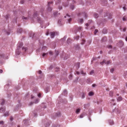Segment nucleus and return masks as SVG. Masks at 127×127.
<instances>
[{"mask_svg": "<svg viewBox=\"0 0 127 127\" xmlns=\"http://www.w3.org/2000/svg\"><path fill=\"white\" fill-rule=\"evenodd\" d=\"M23 45V44L22 42H19L18 43L17 45L18 48L16 51V54L18 55L20 54L21 52V50H20V49L21 47Z\"/></svg>", "mask_w": 127, "mask_h": 127, "instance_id": "obj_1", "label": "nucleus"}, {"mask_svg": "<svg viewBox=\"0 0 127 127\" xmlns=\"http://www.w3.org/2000/svg\"><path fill=\"white\" fill-rule=\"evenodd\" d=\"M33 16L36 19V18H37V20L39 23L41 24L43 23V21L40 18L38 17L37 12H36L34 13Z\"/></svg>", "mask_w": 127, "mask_h": 127, "instance_id": "obj_2", "label": "nucleus"}, {"mask_svg": "<svg viewBox=\"0 0 127 127\" xmlns=\"http://www.w3.org/2000/svg\"><path fill=\"white\" fill-rule=\"evenodd\" d=\"M53 4V2L51 1L50 2H49L48 3V11L49 12H50L52 10V8L51 7H50V5L51 4Z\"/></svg>", "mask_w": 127, "mask_h": 127, "instance_id": "obj_3", "label": "nucleus"}, {"mask_svg": "<svg viewBox=\"0 0 127 127\" xmlns=\"http://www.w3.org/2000/svg\"><path fill=\"white\" fill-rule=\"evenodd\" d=\"M51 37L52 38H53L54 37L55 35H58L59 34V33L58 32H53L50 33Z\"/></svg>", "mask_w": 127, "mask_h": 127, "instance_id": "obj_4", "label": "nucleus"}, {"mask_svg": "<svg viewBox=\"0 0 127 127\" xmlns=\"http://www.w3.org/2000/svg\"><path fill=\"white\" fill-rule=\"evenodd\" d=\"M70 17V16L68 14H67L66 16H64V18H67L68 19V22L69 23H70V22L71 20V18H69Z\"/></svg>", "mask_w": 127, "mask_h": 127, "instance_id": "obj_5", "label": "nucleus"}, {"mask_svg": "<svg viewBox=\"0 0 127 127\" xmlns=\"http://www.w3.org/2000/svg\"><path fill=\"white\" fill-rule=\"evenodd\" d=\"M111 63V62L110 61L107 62H105V60H104L103 62H101L100 63V64L101 65H103L104 63L107 64H108Z\"/></svg>", "mask_w": 127, "mask_h": 127, "instance_id": "obj_6", "label": "nucleus"}, {"mask_svg": "<svg viewBox=\"0 0 127 127\" xmlns=\"http://www.w3.org/2000/svg\"><path fill=\"white\" fill-rule=\"evenodd\" d=\"M0 56L1 58H4V59H7L8 58V56H7V57L6 58L5 57V55L4 54H2L0 55Z\"/></svg>", "mask_w": 127, "mask_h": 127, "instance_id": "obj_7", "label": "nucleus"}, {"mask_svg": "<svg viewBox=\"0 0 127 127\" xmlns=\"http://www.w3.org/2000/svg\"><path fill=\"white\" fill-rule=\"evenodd\" d=\"M78 15L79 16H80V15L81 16H83L85 17H87V15H86V13H83L81 14L79 13L78 14Z\"/></svg>", "mask_w": 127, "mask_h": 127, "instance_id": "obj_8", "label": "nucleus"}, {"mask_svg": "<svg viewBox=\"0 0 127 127\" xmlns=\"http://www.w3.org/2000/svg\"><path fill=\"white\" fill-rule=\"evenodd\" d=\"M5 108L4 107H1L0 109V112L2 113L4 112L5 111Z\"/></svg>", "mask_w": 127, "mask_h": 127, "instance_id": "obj_9", "label": "nucleus"}, {"mask_svg": "<svg viewBox=\"0 0 127 127\" xmlns=\"http://www.w3.org/2000/svg\"><path fill=\"white\" fill-rule=\"evenodd\" d=\"M29 120L28 119H26L25 120L23 121V123L25 125H27L28 123V122H29Z\"/></svg>", "mask_w": 127, "mask_h": 127, "instance_id": "obj_10", "label": "nucleus"}, {"mask_svg": "<svg viewBox=\"0 0 127 127\" xmlns=\"http://www.w3.org/2000/svg\"><path fill=\"white\" fill-rule=\"evenodd\" d=\"M62 94L64 95H65L67 94V92L66 90H64L62 93Z\"/></svg>", "mask_w": 127, "mask_h": 127, "instance_id": "obj_11", "label": "nucleus"}, {"mask_svg": "<svg viewBox=\"0 0 127 127\" xmlns=\"http://www.w3.org/2000/svg\"><path fill=\"white\" fill-rule=\"evenodd\" d=\"M122 98L121 97H119L117 98V100L118 101H120L122 100Z\"/></svg>", "mask_w": 127, "mask_h": 127, "instance_id": "obj_12", "label": "nucleus"}, {"mask_svg": "<svg viewBox=\"0 0 127 127\" xmlns=\"http://www.w3.org/2000/svg\"><path fill=\"white\" fill-rule=\"evenodd\" d=\"M108 122L110 125H112L114 124L113 121L112 120H109L108 121Z\"/></svg>", "mask_w": 127, "mask_h": 127, "instance_id": "obj_13", "label": "nucleus"}, {"mask_svg": "<svg viewBox=\"0 0 127 127\" xmlns=\"http://www.w3.org/2000/svg\"><path fill=\"white\" fill-rule=\"evenodd\" d=\"M75 66L77 68H78L80 66V63H77L76 64Z\"/></svg>", "mask_w": 127, "mask_h": 127, "instance_id": "obj_14", "label": "nucleus"}, {"mask_svg": "<svg viewBox=\"0 0 127 127\" xmlns=\"http://www.w3.org/2000/svg\"><path fill=\"white\" fill-rule=\"evenodd\" d=\"M48 54V53H43L42 55V56L43 57H44L45 56H47Z\"/></svg>", "mask_w": 127, "mask_h": 127, "instance_id": "obj_15", "label": "nucleus"}, {"mask_svg": "<svg viewBox=\"0 0 127 127\" xmlns=\"http://www.w3.org/2000/svg\"><path fill=\"white\" fill-rule=\"evenodd\" d=\"M85 94L84 93H82L81 94V95L82 98H83L85 97Z\"/></svg>", "mask_w": 127, "mask_h": 127, "instance_id": "obj_16", "label": "nucleus"}, {"mask_svg": "<svg viewBox=\"0 0 127 127\" xmlns=\"http://www.w3.org/2000/svg\"><path fill=\"white\" fill-rule=\"evenodd\" d=\"M44 11L43 9H41L40 11V12H41V15L44 17V15H43V12H44Z\"/></svg>", "mask_w": 127, "mask_h": 127, "instance_id": "obj_17", "label": "nucleus"}, {"mask_svg": "<svg viewBox=\"0 0 127 127\" xmlns=\"http://www.w3.org/2000/svg\"><path fill=\"white\" fill-rule=\"evenodd\" d=\"M27 50V48L26 47H23L22 48V50L23 51L25 52Z\"/></svg>", "mask_w": 127, "mask_h": 127, "instance_id": "obj_18", "label": "nucleus"}, {"mask_svg": "<svg viewBox=\"0 0 127 127\" xmlns=\"http://www.w3.org/2000/svg\"><path fill=\"white\" fill-rule=\"evenodd\" d=\"M80 109H77L76 112V114H78L80 112Z\"/></svg>", "mask_w": 127, "mask_h": 127, "instance_id": "obj_19", "label": "nucleus"}, {"mask_svg": "<svg viewBox=\"0 0 127 127\" xmlns=\"http://www.w3.org/2000/svg\"><path fill=\"white\" fill-rule=\"evenodd\" d=\"M107 32V30L106 29H103L102 31V32L104 34L106 33Z\"/></svg>", "mask_w": 127, "mask_h": 127, "instance_id": "obj_20", "label": "nucleus"}, {"mask_svg": "<svg viewBox=\"0 0 127 127\" xmlns=\"http://www.w3.org/2000/svg\"><path fill=\"white\" fill-rule=\"evenodd\" d=\"M71 41V39L69 38H68L67 41V43L68 44L70 43V42Z\"/></svg>", "mask_w": 127, "mask_h": 127, "instance_id": "obj_21", "label": "nucleus"}, {"mask_svg": "<svg viewBox=\"0 0 127 127\" xmlns=\"http://www.w3.org/2000/svg\"><path fill=\"white\" fill-rule=\"evenodd\" d=\"M102 41H105L106 40V37H104L102 38Z\"/></svg>", "mask_w": 127, "mask_h": 127, "instance_id": "obj_22", "label": "nucleus"}, {"mask_svg": "<svg viewBox=\"0 0 127 127\" xmlns=\"http://www.w3.org/2000/svg\"><path fill=\"white\" fill-rule=\"evenodd\" d=\"M94 16L95 18H97L98 17V15L96 13H95L94 15Z\"/></svg>", "mask_w": 127, "mask_h": 127, "instance_id": "obj_23", "label": "nucleus"}, {"mask_svg": "<svg viewBox=\"0 0 127 127\" xmlns=\"http://www.w3.org/2000/svg\"><path fill=\"white\" fill-rule=\"evenodd\" d=\"M89 96H92L93 95V93L92 92H90L89 93Z\"/></svg>", "mask_w": 127, "mask_h": 127, "instance_id": "obj_24", "label": "nucleus"}, {"mask_svg": "<svg viewBox=\"0 0 127 127\" xmlns=\"http://www.w3.org/2000/svg\"><path fill=\"white\" fill-rule=\"evenodd\" d=\"M83 20L82 19H80L79 20V22L81 24L83 22Z\"/></svg>", "mask_w": 127, "mask_h": 127, "instance_id": "obj_25", "label": "nucleus"}, {"mask_svg": "<svg viewBox=\"0 0 127 127\" xmlns=\"http://www.w3.org/2000/svg\"><path fill=\"white\" fill-rule=\"evenodd\" d=\"M113 93L112 92L110 91V92L109 95L110 96H113Z\"/></svg>", "mask_w": 127, "mask_h": 127, "instance_id": "obj_26", "label": "nucleus"}, {"mask_svg": "<svg viewBox=\"0 0 127 127\" xmlns=\"http://www.w3.org/2000/svg\"><path fill=\"white\" fill-rule=\"evenodd\" d=\"M81 73L83 75H85L86 74V73H84L83 72V71H81Z\"/></svg>", "mask_w": 127, "mask_h": 127, "instance_id": "obj_27", "label": "nucleus"}, {"mask_svg": "<svg viewBox=\"0 0 127 127\" xmlns=\"http://www.w3.org/2000/svg\"><path fill=\"white\" fill-rule=\"evenodd\" d=\"M88 106V104H85L84 105V107L85 108H87Z\"/></svg>", "mask_w": 127, "mask_h": 127, "instance_id": "obj_28", "label": "nucleus"}, {"mask_svg": "<svg viewBox=\"0 0 127 127\" xmlns=\"http://www.w3.org/2000/svg\"><path fill=\"white\" fill-rule=\"evenodd\" d=\"M39 100L38 99H36L35 102V103H37L39 102Z\"/></svg>", "mask_w": 127, "mask_h": 127, "instance_id": "obj_29", "label": "nucleus"}, {"mask_svg": "<svg viewBox=\"0 0 127 127\" xmlns=\"http://www.w3.org/2000/svg\"><path fill=\"white\" fill-rule=\"evenodd\" d=\"M85 42V40H83V39L82 40V41L81 42V44L82 45L83 44H84Z\"/></svg>", "mask_w": 127, "mask_h": 127, "instance_id": "obj_30", "label": "nucleus"}, {"mask_svg": "<svg viewBox=\"0 0 127 127\" xmlns=\"http://www.w3.org/2000/svg\"><path fill=\"white\" fill-rule=\"evenodd\" d=\"M51 123V122H50L49 121V122L47 124V125H46V127H47L48 126H49L50 125V124Z\"/></svg>", "mask_w": 127, "mask_h": 127, "instance_id": "obj_31", "label": "nucleus"}, {"mask_svg": "<svg viewBox=\"0 0 127 127\" xmlns=\"http://www.w3.org/2000/svg\"><path fill=\"white\" fill-rule=\"evenodd\" d=\"M123 20L124 21H126V16H124L123 18Z\"/></svg>", "mask_w": 127, "mask_h": 127, "instance_id": "obj_32", "label": "nucleus"}, {"mask_svg": "<svg viewBox=\"0 0 127 127\" xmlns=\"http://www.w3.org/2000/svg\"><path fill=\"white\" fill-rule=\"evenodd\" d=\"M58 12L57 11H56L53 14L54 16H56L57 15Z\"/></svg>", "mask_w": 127, "mask_h": 127, "instance_id": "obj_33", "label": "nucleus"}, {"mask_svg": "<svg viewBox=\"0 0 127 127\" xmlns=\"http://www.w3.org/2000/svg\"><path fill=\"white\" fill-rule=\"evenodd\" d=\"M9 115L8 112H7L5 113L4 114V115L5 116H8Z\"/></svg>", "mask_w": 127, "mask_h": 127, "instance_id": "obj_34", "label": "nucleus"}, {"mask_svg": "<svg viewBox=\"0 0 127 127\" xmlns=\"http://www.w3.org/2000/svg\"><path fill=\"white\" fill-rule=\"evenodd\" d=\"M74 7L73 5H71L70 6V8L72 9H73L74 8Z\"/></svg>", "mask_w": 127, "mask_h": 127, "instance_id": "obj_35", "label": "nucleus"}, {"mask_svg": "<svg viewBox=\"0 0 127 127\" xmlns=\"http://www.w3.org/2000/svg\"><path fill=\"white\" fill-rule=\"evenodd\" d=\"M5 100L4 99H2V102L1 103V104L2 105H3L4 103Z\"/></svg>", "mask_w": 127, "mask_h": 127, "instance_id": "obj_36", "label": "nucleus"}, {"mask_svg": "<svg viewBox=\"0 0 127 127\" xmlns=\"http://www.w3.org/2000/svg\"><path fill=\"white\" fill-rule=\"evenodd\" d=\"M41 40H39V42L40 43V44H43L44 43V41L43 40H42V41H41Z\"/></svg>", "mask_w": 127, "mask_h": 127, "instance_id": "obj_37", "label": "nucleus"}, {"mask_svg": "<svg viewBox=\"0 0 127 127\" xmlns=\"http://www.w3.org/2000/svg\"><path fill=\"white\" fill-rule=\"evenodd\" d=\"M94 70H92L90 72V75H92L93 73H94Z\"/></svg>", "mask_w": 127, "mask_h": 127, "instance_id": "obj_38", "label": "nucleus"}, {"mask_svg": "<svg viewBox=\"0 0 127 127\" xmlns=\"http://www.w3.org/2000/svg\"><path fill=\"white\" fill-rule=\"evenodd\" d=\"M32 33L31 34V35H30V37H33L34 35V34L32 32H31Z\"/></svg>", "mask_w": 127, "mask_h": 127, "instance_id": "obj_39", "label": "nucleus"}, {"mask_svg": "<svg viewBox=\"0 0 127 127\" xmlns=\"http://www.w3.org/2000/svg\"><path fill=\"white\" fill-rule=\"evenodd\" d=\"M66 38V36H65L62 39V40H65Z\"/></svg>", "mask_w": 127, "mask_h": 127, "instance_id": "obj_40", "label": "nucleus"}, {"mask_svg": "<svg viewBox=\"0 0 127 127\" xmlns=\"http://www.w3.org/2000/svg\"><path fill=\"white\" fill-rule=\"evenodd\" d=\"M79 36H77L75 37V39H76V40H78L79 38Z\"/></svg>", "mask_w": 127, "mask_h": 127, "instance_id": "obj_41", "label": "nucleus"}, {"mask_svg": "<svg viewBox=\"0 0 127 127\" xmlns=\"http://www.w3.org/2000/svg\"><path fill=\"white\" fill-rule=\"evenodd\" d=\"M22 31V30L21 29H20L19 31L18 30L17 31V32H19L20 33H21Z\"/></svg>", "mask_w": 127, "mask_h": 127, "instance_id": "obj_42", "label": "nucleus"}, {"mask_svg": "<svg viewBox=\"0 0 127 127\" xmlns=\"http://www.w3.org/2000/svg\"><path fill=\"white\" fill-rule=\"evenodd\" d=\"M98 32V30H95L94 32V34L95 35L96 33Z\"/></svg>", "mask_w": 127, "mask_h": 127, "instance_id": "obj_43", "label": "nucleus"}, {"mask_svg": "<svg viewBox=\"0 0 127 127\" xmlns=\"http://www.w3.org/2000/svg\"><path fill=\"white\" fill-rule=\"evenodd\" d=\"M61 20H59L58 21V23L60 25H61Z\"/></svg>", "mask_w": 127, "mask_h": 127, "instance_id": "obj_44", "label": "nucleus"}, {"mask_svg": "<svg viewBox=\"0 0 127 127\" xmlns=\"http://www.w3.org/2000/svg\"><path fill=\"white\" fill-rule=\"evenodd\" d=\"M82 28L81 27H79V28H78V31H80L82 30Z\"/></svg>", "mask_w": 127, "mask_h": 127, "instance_id": "obj_45", "label": "nucleus"}, {"mask_svg": "<svg viewBox=\"0 0 127 127\" xmlns=\"http://www.w3.org/2000/svg\"><path fill=\"white\" fill-rule=\"evenodd\" d=\"M45 92L46 93H47L48 91H49V89L48 88L47 89H45Z\"/></svg>", "mask_w": 127, "mask_h": 127, "instance_id": "obj_46", "label": "nucleus"}, {"mask_svg": "<svg viewBox=\"0 0 127 127\" xmlns=\"http://www.w3.org/2000/svg\"><path fill=\"white\" fill-rule=\"evenodd\" d=\"M83 117H84V116L83 114H81L80 116V118H83Z\"/></svg>", "mask_w": 127, "mask_h": 127, "instance_id": "obj_47", "label": "nucleus"}, {"mask_svg": "<svg viewBox=\"0 0 127 127\" xmlns=\"http://www.w3.org/2000/svg\"><path fill=\"white\" fill-rule=\"evenodd\" d=\"M56 56H57L59 54V53L57 51H56Z\"/></svg>", "mask_w": 127, "mask_h": 127, "instance_id": "obj_48", "label": "nucleus"}, {"mask_svg": "<svg viewBox=\"0 0 127 127\" xmlns=\"http://www.w3.org/2000/svg\"><path fill=\"white\" fill-rule=\"evenodd\" d=\"M59 67H57L55 69V71H58V70H59Z\"/></svg>", "mask_w": 127, "mask_h": 127, "instance_id": "obj_49", "label": "nucleus"}, {"mask_svg": "<svg viewBox=\"0 0 127 127\" xmlns=\"http://www.w3.org/2000/svg\"><path fill=\"white\" fill-rule=\"evenodd\" d=\"M22 19H26V20H27V17H22Z\"/></svg>", "mask_w": 127, "mask_h": 127, "instance_id": "obj_50", "label": "nucleus"}, {"mask_svg": "<svg viewBox=\"0 0 127 127\" xmlns=\"http://www.w3.org/2000/svg\"><path fill=\"white\" fill-rule=\"evenodd\" d=\"M114 71V69L113 68H112L110 70V72L112 73Z\"/></svg>", "mask_w": 127, "mask_h": 127, "instance_id": "obj_51", "label": "nucleus"}, {"mask_svg": "<svg viewBox=\"0 0 127 127\" xmlns=\"http://www.w3.org/2000/svg\"><path fill=\"white\" fill-rule=\"evenodd\" d=\"M42 71L41 70H39L38 71V73L39 74H41L42 73Z\"/></svg>", "mask_w": 127, "mask_h": 127, "instance_id": "obj_52", "label": "nucleus"}, {"mask_svg": "<svg viewBox=\"0 0 127 127\" xmlns=\"http://www.w3.org/2000/svg\"><path fill=\"white\" fill-rule=\"evenodd\" d=\"M126 28H124L123 29V31L124 32L125 31H126Z\"/></svg>", "mask_w": 127, "mask_h": 127, "instance_id": "obj_53", "label": "nucleus"}, {"mask_svg": "<svg viewBox=\"0 0 127 127\" xmlns=\"http://www.w3.org/2000/svg\"><path fill=\"white\" fill-rule=\"evenodd\" d=\"M48 34H49V30H48L47 32V33H46V35H48Z\"/></svg>", "mask_w": 127, "mask_h": 127, "instance_id": "obj_54", "label": "nucleus"}, {"mask_svg": "<svg viewBox=\"0 0 127 127\" xmlns=\"http://www.w3.org/2000/svg\"><path fill=\"white\" fill-rule=\"evenodd\" d=\"M112 46L111 45H109L108 46V48H112Z\"/></svg>", "mask_w": 127, "mask_h": 127, "instance_id": "obj_55", "label": "nucleus"}, {"mask_svg": "<svg viewBox=\"0 0 127 127\" xmlns=\"http://www.w3.org/2000/svg\"><path fill=\"white\" fill-rule=\"evenodd\" d=\"M21 2L22 4H23L24 3V1L23 0H21Z\"/></svg>", "mask_w": 127, "mask_h": 127, "instance_id": "obj_56", "label": "nucleus"}, {"mask_svg": "<svg viewBox=\"0 0 127 127\" xmlns=\"http://www.w3.org/2000/svg\"><path fill=\"white\" fill-rule=\"evenodd\" d=\"M38 96L40 97H41V94L40 93H39L38 95Z\"/></svg>", "mask_w": 127, "mask_h": 127, "instance_id": "obj_57", "label": "nucleus"}, {"mask_svg": "<svg viewBox=\"0 0 127 127\" xmlns=\"http://www.w3.org/2000/svg\"><path fill=\"white\" fill-rule=\"evenodd\" d=\"M42 49L43 50L45 49H46V46H44L42 48Z\"/></svg>", "mask_w": 127, "mask_h": 127, "instance_id": "obj_58", "label": "nucleus"}, {"mask_svg": "<svg viewBox=\"0 0 127 127\" xmlns=\"http://www.w3.org/2000/svg\"><path fill=\"white\" fill-rule=\"evenodd\" d=\"M3 121H1L0 122V124H3Z\"/></svg>", "mask_w": 127, "mask_h": 127, "instance_id": "obj_59", "label": "nucleus"}, {"mask_svg": "<svg viewBox=\"0 0 127 127\" xmlns=\"http://www.w3.org/2000/svg\"><path fill=\"white\" fill-rule=\"evenodd\" d=\"M49 53L50 55H52V52L51 51H50L49 52Z\"/></svg>", "mask_w": 127, "mask_h": 127, "instance_id": "obj_60", "label": "nucleus"}, {"mask_svg": "<svg viewBox=\"0 0 127 127\" xmlns=\"http://www.w3.org/2000/svg\"><path fill=\"white\" fill-rule=\"evenodd\" d=\"M3 72V71L1 69H0V73H2Z\"/></svg>", "mask_w": 127, "mask_h": 127, "instance_id": "obj_61", "label": "nucleus"}, {"mask_svg": "<svg viewBox=\"0 0 127 127\" xmlns=\"http://www.w3.org/2000/svg\"><path fill=\"white\" fill-rule=\"evenodd\" d=\"M10 120L11 121H12L13 120V118L12 117H11L10 118Z\"/></svg>", "mask_w": 127, "mask_h": 127, "instance_id": "obj_62", "label": "nucleus"}, {"mask_svg": "<svg viewBox=\"0 0 127 127\" xmlns=\"http://www.w3.org/2000/svg\"><path fill=\"white\" fill-rule=\"evenodd\" d=\"M96 86V85L95 84H94L93 85L92 87H95Z\"/></svg>", "mask_w": 127, "mask_h": 127, "instance_id": "obj_63", "label": "nucleus"}, {"mask_svg": "<svg viewBox=\"0 0 127 127\" xmlns=\"http://www.w3.org/2000/svg\"><path fill=\"white\" fill-rule=\"evenodd\" d=\"M76 73L78 74V75H79V72H78V71H76Z\"/></svg>", "mask_w": 127, "mask_h": 127, "instance_id": "obj_64", "label": "nucleus"}]
</instances>
